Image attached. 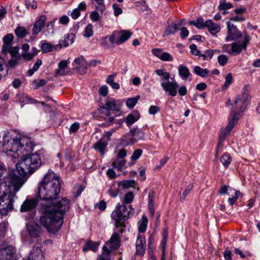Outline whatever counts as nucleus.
I'll use <instances>...</instances> for the list:
<instances>
[{
	"instance_id": "nucleus-1",
	"label": "nucleus",
	"mask_w": 260,
	"mask_h": 260,
	"mask_svg": "<svg viewBox=\"0 0 260 260\" xmlns=\"http://www.w3.org/2000/svg\"><path fill=\"white\" fill-rule=\"evenodd\" d=\"M34 144L31 139L26 136H18L16 133H8L0 142V150L13 158L21 157L16 165L21 175L33 173L42 164L40 154H29L34 149Z\"/></svg>"
},
{
	"instance_id": "nucleus-2",
	"label": "nucleus",
	"mask_w": 260,
	"mask_h": 260,
	"mask_svg": "<svg viewBox=\"0 0 260 260\" xmlns=\"http://www.w3.org/2000/svg\"><path fill=\"white\" fill-rule=\"evenodd\" d=\"M50 235L54 234L60 229L63 215L69 210L70 200L59 196L61 190L59 177L50 172Z\"/></svg>"
},
{
	"instance_id": "nucleus-3",
	"label": "nucleus",
	"mask_w": 260,
	"mask_h": 260,
	"mask_svg": "<svg viewBox=\"0 0 260 260\" xmlns=\"http://www.w3.org/2000/svg\"><path fill=\"white\" fill-rule=\"evenodd\" d=\"M23 184L22 179L12 173L0 183V213L2 215H6L14 209V203L17 199L16 193Z\"/></svg>"
},
{
	"instance_id": "nucleus-4",
	"label": "nucleus",
	"mask_w": 260,
	"mask_h": 260,
	"mask_svg": "<svg viewBox=\"0 0 260 260\" xmlns=\"http://www.w3.org/2000/svg\"><path fill=\"white\" fill-rule=\"evenodd\" d=\"M49 174L46 173L40 182L37 194L41 202L39 208L40 223L49 231Z\"/></svg>"
},
{
	"instance_id": "nucleus-5",
	"label": "nucleus",
	"mask_w": 260,
	"mask_h": 260,
	"mask_svg": "<svg viewBox=\"0 0 260 260\" xmlns=\"http://www.w3.org/2000/svg\"><path fill=\"white\" fill-rule=\"evenodd\" d=\"M251 40L250 37L245 35L242 41H238L231 44L222 46L223 52H226L232 56L239 55L242 51L247 50V46Z\"/></svg>"
},
{
	"instance_id": "nucleus-6",
	"label": "nucleus",
	"mask_w": 260,
	"mask_h": 260,
	"mask_svg": "<svg viewBox=\"0 0 260 260\" xmlns=\"http://www.w3.org/2000/svg\"><path fill=\"white\" fill-rule=\"evenodd\" d=\"M129 214L130 211L125 205L118 204L111 214V218L114 220L116 227H125L124 221L128 219Z\"/></svg>"
},
{
	"instance_id": "nucleus-7",
	"label": "nucleus",
	"mask_w": 260,
	"mask_h": 260,
	"mask_svg": "<svg viewBox=\"0 0 260 260\" xmlns=\"http://www.w3.org/2000/svg\"><path fill=\"white\" fill-rule=\"evenodd\" d=\"M103 109L106 110V117L105 118V120L107 121V126H110L113 124V121H115L116 117L119 115L116 114L117 113H120L119 108L116 104L114 100L107 101Z\"/></svg>"
},
{
	"instance_id": "nucleus-8",
	"label": "nucleus",
	"mask_w": 260,
	"mask_h": 260,
	"mask_svg": "<svg viewBox=\"0 0 260 260\" xmlns=\"http://www.w3.org/2000/svg\"><path fill=\"white\" fill-rule=\"evenodd\" d=\"M238 120V117L233 116L231 119L229 121L228 124L226 127L221 130L219 137L217 147L216 148L215 158H217L218 155L223 146V143L226 137L230 134L231 130L234 128V126L237 124Z\"/></svg>"
},
{
	"instance_id": "nucleus-9",
	"label": "nucleus",
	"mask_w": 260,
	"mask_h": 260,
	"mask_svg": "<svg viewBox=\"0 0 260 260\" xmlns=\"http://www.w3.org/2000/svg\"><path fill=\"white\" fill-rule=\"evenodd\" d=\"M132 35V32L128 30L114 31L110 35V43L120 45L129 39Z\"/></svg>"
},
{
	"instance_id": "nucleus-10",
	"label": "nucleus",
	"mask_w": 260,
	"mask_h": 260,
	"mask_svg": "<svg viewBox=\"0 0 260 260\" xmlns=\"http://www.w3.org/2000/svg\"><path fill=\"white\" fill-rule=\"evenodd\" d=\"M16 249L12 246L2 245L0 247V260H17Z\"/></svg>"
},
{
	"instance_id": "nucleus-11",
	"label": "nucleus",
	"mask_w": 260,
	"mask_h": 260,
	"mask_svg": "<svg viewBox=\"0 0 260 260\" xmlns=\"http://www.w3.org/2000/svg\"><path fill=\"white\" fill-rule=\"evenodd\" d=\"M243 102V103L242 104L240 98L236 97L230 114L232 117L236 115V117H238V119H239L246 108V103L245 101Z\"/></svg>"
},
{
	"instance_id": "nucleus-12",
	"label": "nucleus",
	"mask_w": 260,
	"mask_h": 260,
	"mask_svg": "<svg viewBox=\"0 0 260 260\" xmlns=\"http://www.w3.org/2000/svg\"><path fill=\"white\" fill-rule=\"evenodd\" d=\"M75 35L73 33H70L67 36H65L64 39L59 42L56 45L50 44V52L60 49L62 47H66L72 44L75 39Z\"/></svg>"
},
{
	"instance_id": "nucleus-13",
	"label": "nucleus",
	"mask_w": 260,
	"mask_h": 260,
	"mask_svg": "<svg viewBox=\"0 0 260 260\" xmlns=\"http://www.w3.org/2000/svg\"><path fill=\"white\" fill-rule=\"evenodd\" d=\"M160 85L164 90L170 95L175 96L177 95L178 84L176 82H161Z\"/></svg>"
},
{
	"instance_id": "nucleus-14",
	"label": "nucleus",
	"mask_w": 260,
	"mask_h": 260,
	"mask_svg": "<svg viewBox=\"0 0 260 260\" xmlns=\"http://www.w3.org/2000/svg\"><path fill=\"white\" fill-rule=\"evenodd\" d=\"M73 66L80 74L84 75L86 73L87 63L83 56L75 58Z\"/></svg>"
},
{
	"instance_id": "nucleus-15",
	"label": "nucleus",
	"mask_w": 260,
	"mask_h": 260,
	"mask_svg": "<svg viewBox=\"0 0 260 260\" xmlns=\"http://www.w3.org/2000/svg\"><path fill=\"white\" fill-rule=\"evenodd\" d=\"M39 202L38 198H27L20 207L21 212L31 211L35 209Z\"/></svg>"
},
{
	"instance_id": "nucleus-16",
	"label": "nucleus",
	"mask_w": 260,
	"mask_h": 260,
	"mask_svg": "<svg viewBox=\"0 0 260 260\" xmlns=\"http://www.w3.org/2000/svg\"><path fill=\"white\" fill-rule=\"evenodd\" d=\"M27 235L30 239H36L41 235V227L36 223H29L26 225Z\"/></svg>"
},
{
	"instance_id": "nucleus-17",
	"label": "nucleus",
	"mask_w": 260,
	"mask_h": 260,
	"mask_svg": "<svg viewBox=\"0 0 260 260\" xmlns=\"http://www.w3.org/2000/svg\"><path fill=\"white\" fill-rule=\"evenodd\" d=\"M70 61L69 59L63 60L58 63V68L55 72L56 76H64L70 72L68 66Z\"/></svg>"
},
{
	"instance_id": "nucleus-18",
	"label": "nucleus",
	"mask_w": 260,
	"mask_h": 260,
	"mask_svg": "<svg viewBox=\"0 0 260 260\" xmlns=\"http://www.w3.org/2000/svg\"><path fill=\"white\" fill-rule=\"evenodd\" d=\"M120 238L119 235L117 233H114L112 235L110 240L107 244L109 245V247L112 249H117L120 245Z\"/></svg>"
},
{
	"instance_id": "nucleus-19",
	"label": "nucleus",
	"mask_w": 260,
	"mask_h": 260,
	"mask_svg": "<svg viewBox=\"0 0 260 260\" xmlns=\"http://www.w3.org/2000/svg\"><path fill=\"white\" fill-rule=\"evenodd\" d=\"M46 20V17L44 15H41L39 18L36 21L32 28V34L37 35L40 32L42 28L45 26V22Z\"/></svg>"
},
{
	"instance_id": "nucleus-20",
	"label": "nucleus",
	"mask_w": 260,
	"mask_h": 260,
	"mask_svg": "<svg viewBox=\"0 0 260 260\" xmlns=\"http://www.w3.org/2000/svg\"><path fill=\"white\" fill-rule=\"evenodd\" d=\"M26 260H44L41 249L38 247H34Z\"/></svg>"
},
{
	"instance_id": "nucleus-21",
	"label": "nucleus",
	"mask_w": 260,
	"mask_h": 260,
	"mask_svg": "<svg viewBox=\"0 0 260 260\" xmlns=\"http://www.w3.org/2000/svg\"><path fill=\"white\" fill-rule=\"evenodd\" d=\"M135 138H134L131 130L128 133L123 136L121 139V144L125 146L132 145L136 143Z\"/></svg>"
},
{
	"instance_id": "nucleus-22",
	"label": "nucleus",
	"mask_w": 260,
	"mask_h": 260,
	"mask_svg": "<svg viewBox=\"0 0 260 260\" xmlns=\"http://www.w3.org/2000/svg\"><path fill=\"white\" fill-rule=\"evenodd\" d=\"M123 122V119H116L115 121H113V123H116L119 125L118 126H117L116 127L114 128H111L109 131L106 132L104 134V139H106L107 141H109L110 139V137L112 136V135L119 128H120L122 123Z\"/></svg>"
},
{
	"instance_id": "nucleus-23",
	"label": "nucleus",
	"mask_w": 260,
	"mask_h": 260,
	"mask_svg": "<svg viewBox=\"0 0 260 260\" xmlns=\"http://www.w3.org/2000/svg\"><path fill=\"white\" fill-rule=\"evenodd\" d=\"M242 36V33L239 31L237 28L234 29L228 32V35L225 38V40L227 42L231 41L233 40H236L239 38H241Z\"/></svg>"
},
{
	"instance_id": "nucleus-24",
	"label": "nucleus",
	"mask_w": 260,
	"mask_h": 260,
	"mask_svg": "<svg viewBox=\"0 0 260 260\" xmlns=\"http://www.w3.org/2000/svg\"><path fill=\"white\" fill-rule=\"evenodd\" d=\"M154 196V192L153 191L151 190L148 193V207L149 210L150 216L153 217L155 214V210L154 209V202L153 199Z\"/></svg>"
},
{
	"instance_id": "nucleus-25",
	"label": "nucleus",
	"mask_w": 260,
	"mask_h": 260,
	"mask_svg": "<svg viewBox=\"0 0 260 260\" xmlns=\"http://www.w3.org/2000/svg\"><path fill=\"white\" fill-rule=\"evenodd\" d=\"M206 24V27L212 35H215L220 30L219 25L211 20H207Z\"/></svg>"
},
{
	"instance_id": "nucleus-26",
	"label": "nucleus",
	"mask_w": 260,
	"mask_h": 260,
	"mask_svg": "<svg viewBox=\"0 0 260 260\" xmlns=\"http://www.w3.org/2000/svg\"><path fill=\"white\" fill-rule=\"evenodd\" d=\"M50 118L54 122L55 125L60 124L62 122L61 114L53 110L50 111Z\"/></svg>"
},
{
	"instance_id": "nucleus-27",
	"label": "nucleus",
	"mask_w": 260,
	"mask_h": 260,
	"mask_svg": "<svg viewBox=\"0 0 260 260\" xmlns=\"http://www.w3.org/2000/svg\"><path fill=\"white\" fill-rule=\"evenodd\" d=\"M13 36L11 34H7L3 38L4 44L2 47V51H5L12 45Z\"/></svg>"
},
{
	"instance_id": "nucleus-28",
	"label": "nucleus",
	"mask_w": 260,
	"mask_h": 260,
	"mask_svg": "<svg viewBox=\"0 0 260 260\" xmlns=\"http://www.w3.org/2000/svg\"><path fill=\"white\" fill-rule=\"evenodd\" d=\"M178 73L182 79L186 80L190 75L188 68L181 64L178 67Z\"/></svg>"
},
{
	"instance_id": "nucleus-29",
	"label": "nucleus",
	"mask_w": 260,
	"mask_h": 260,
	"mask_svg": "<svg viewBox=\"0 0 260 260\" xmlns=\"http://www.w3.org/2000/svg\"><path fill=\"white\" fill-rule=\"evenodd\" d=\"M99 245V243L94 242L91 241H88L85 243L83 248V251L84 252H86L89 250H91L95 252L97 250Z\"/></svg>"
},
{
	"instance_id": "nucleus-30",
	"label": "nucleus",
	"mask_w": 260,
	"mask_h": 260,
	"mask_svg": "<svg viewBox=\"0 0 260 260\" xmlns=\"http://www.w3.org/2000/svg\"><path fill=\"white\" fill-rule=\"evenodd\" d=\"M248 89V86L247 85L245 86L242 88L241 94H239L237 96L238 98H240L242 104L243 103V101H245L246 103L251 98V96L249 94Z\"/></svg>"
},
{
	"instance_id": "nucleus-31",
	"label": "nucleus",
	"mask_w": 260,
	"mask_h": 260,
	"mask_svg": "<svg viewBox=\"0 0 260 260\" xmlns=\"http://www.w3.org/2000/svg\"><path fill=\"white\" fill-rule=\"evenodd\" d=\"M126 160L124 159L116 158L112 163V166L114 168L117 169L118 171H121L125 168Z\"/></svg>"
},
{
	"instance_id": "nucleus-32",
	"label": "nucleus",
	"mask_w": 260,
	"mask_h": 260,
	"mask_svg": "<svg viewBox=\"0 0 260 260\" xmlns=\"http://www.w3.org/2000/svg\"><path fill=\"white\" fill-rule=\"evenodd\" d=\"M139 119V114L138 113L128 114L125 119V122L128 127L134 123Z\"/></svg>"
},
{
	"instance_id": "nucleus-33",
	"label": "nucleus",
	"mask_w": 260,
	"mask_h": 260,
	"mask_svg": "<svg viewBox=\"0 0 260 260\" xmlns=\"http://www.w3.org/2000/svg\"><path fill=\"white\" fill-rule=\"evenodd\" d=\"M107 145V143L104 142L101 140L95 144L94 148L96 150L98 151L102 155H103L105 152Z\"/></svg>"
},
{
	"instance_id": "nucleus-34",
	"label": "nucleus",
	"mask_w": 260,
	"mask_h": 260,
	"mask_svg": "<svg viewBox=\"0 0 260 260\" xmlns=\"http://www.w3.org/2000/svg\"><path fill=\"white\" fill-rule=\"evenodd\" d=\"M111 251L108 248L107 246L104 245L102 254L99 256L96 260H110L109 255Z\"/></svg>"
},
{
	"instance_id": "nucleus-35",
	"label": "nucleus",
	"mask_w": 260,
	"mask_h": 260,
	"mask_svg": "<svg viewBox=\"0 0 260 260\" xmlns=\"http://www.w3.org/2000/svg\"><path fill=\"white\" fill-rule=\"evenodd\" d=\"M38 50L35 48L33 47L30 52H25L22 53L21 56L24 59L26 60H31L38 54Z\"/></svg>"
},
{
	"instance_id": "nucleus-36",
	"label": "nucleus",
	"mask_w": 260,
	"mask_h": 260,
	"mask_svg": "<svg viewBox=\"0 0 260 260\" xmlns=\"http://www.w3.org/2000/svg\"><path fill=\"white\" fill-rule=\"evenodd\" d=\"M131 130L132 132L134 138H135L136 142L139 140L143 139L144 138V133L141 129L134 128Z\"/></svg>"
},
{
	"instance_id": "nucleus-37",
	"label": "nucleus",
	"mask_w": 260,
	"mask_h": 260,
	"mask_svg": "<svg viewBox=\"0 0 260 260\" xmlns=\"http://www.w3.org/2000/svg\"><path fill=\"white\" fill-rule=\"evenodd\" d=\"M155 73L157 76H161V80L162 82L169 81L170 78V74L167 72H165L162 69H158L155 71Z\"/></svg>"
},
{
	"instance_id": "nucleus-38",
	"label": "nucleus",
	"mask_w": 260,
	"mask_h": 260,
	"mask_svg": "<svg viewBox=\"0 0 260 260\" xmlns=\"http://www.w3.org/2000/svg\"><path fill=\"white\" fill-rule=\"evenodd\" d=\"M220 161L222 165L228 168L232 161V158L229 153H225L221 156Z\"/></svg>"
},
{
	"instance_id": "nucleus-39",
	"label": "nucleus",
	"mask_w": 260,
	"mask_h": 260,
	"mask_svg": "<svg viewBox=\"0 0 260 260\" xmlns=\"http://www.w3.org/2000/svg\"><path fill=\"white\" fill-rule=\"evenodd\" d=\"M140 98V96L137 95L135 97L128 99L126 101V106L130 109L133 108L137 103Z\"/></svg>"
},
{
	"instance_id": "nucleus-40",
	"label": "nucleus",
	"mask_w": 260,
	"mask_h": 260,
	"mask_svg": "<svg viewBox=\"0 0 260 260\" xmlns=\"http://www.w3.org/2000/svg\"><path fill=\"white\" fill-rule=\"evenodd\" d=\"M148 224V219L145 215L142 216V219L139 226V231L140 233H144L146 231Z\"/></svg>"
},
{
	"instance_id": "nucleus-41",
	"label": "nucleus",
	"mask_w": 260,
	"mask_h": 260,
	"mask_svg": "<svg viewBox=\"0 0 260 260\" xmlns=\"http://www.w3.org/2000/svg\"><path fill=\"white\" fill-rule=\"evenodd\" d=\"M194 73L198 76L205 77L209 73V71L207 69H202L199 66L195 67Z\"/></svg>"
},
{
	"instance_id": "nucleus-42",
	"label": "nucleus",
	"mask_w": 260,
	"mask_h": 260,
	"mask_svg": "<svg viewBox=\"0 0 260 260\" xmlns=\"http://www.w3.org/2000/svg\"><path fill=\"white\" fill-rule=\"evenodd\" d=\"M9 47L10 48L5 51H2V53L4 54H6L8 53H9L11 55L12 57H19L17 55L19 51V48L18 47L16 46L12 47V46H10Z\"/></svg>"
},
{
	"instance_id": "nucleus-43",
	"label": "nucleus",
	"mask_w": 260,
	"mask_h": 260,
	"mask_svg": "<svg viewBox=\"0 0 260 260\" xmlns=\"http://www.w3.org/2000/svg\"><path fill=\"white\" fill-rule=\"evenodd\" d=\"M42 63V61L41 59H37L36 62L34 63L32 69L29 70L27 71L28 75L29 76H32L35 72L38 71Z\"/></svg>"
},
{
	"instance_id": "nucleus-44",
	"label": "nucleus",
	"mask_w": 260,
	"mask_h": 260,
	"mask_svg": "<svg viewBox=\"0 0 260 260\" xmlns=\"http://www.w3.org/2000/svg\"><path fill=\"white\" fill-rule=\"evenodd\" d=\"M178 29V27L176 24H172L166 28L165 34L166 36L174 34Z\"/></svg>"
},
{
	"instance_id": "nucleus-45",
	"label": "nucleus",
	"mask_w": 260,
	"mask_h": 260,
	"mask_svg": "<svg viewBox=\"0 0 260 260\" xmlns=\"http://www.w3.org/2000/svg\"><path fill=\"white\" fill-rule=\"evenodd\" d=\"M84 188L81 184L76 185L73 188L72 193L74 197L77 198L80 195Z\"/></svg>"
},
{
	"instance_id": "nucleus-46",
	"label": "nucleus",
	"mask_w": 260,
	"mask_h": 260,
	"mask_svg": "<svg viewBox=\"0 0 260 260\" xmlns=\"http://www.w3.org/2000/svg\"><path fill=\"white\" fill-rule=\"evenodd\" d=\"M15 32L17 37L22 38L25 37L26 30L23 27L19 26L16 28Z\"/></svg>"
},
{
	"instance_id": "nucleus-47",
	"label": "nucleus",
	"mask_w": 260,
	"mask_h": 260,
	"mask_svg": "<svg viewBox=\"0 0 260 260\" xmlns=\"http://www.w3.org/2000/svg\"><path fill=\"white\" fill-rule=\"evenodd\" d=\"M46 83V81L44 79H41L39 81L34 80L32 82L31 86L34 89H37L40 87L44 86Z\"/></svg>"
},
{
	"instance_id": "nucleus-48",
	"label": "nucleus",
	"mask_w": 260,
	"mask_h": 260,
	"mask_svg": "<svg viewBox=\"0 0 260 260\" xmlns=\"http://www.w3.org/2000/svg\"><path fill=\"white\" fill-rule=\"evenodd\" d=\"M233 7V6L230 3H226L225 0H222L220 2L218 9L220 10H228Z\"/></svg>"
},
{
	"instance_id": "nucleus-49",
	"label": "nucleus",
	"mask_w": 260,
	"mask_h": 260,
	"mask_svg": "<svg viewBox=\"0 0 260 260\" xmlns=\"http://www.w3.org/2000/svg\"><path fill=\"white\" fill-rule=\"evenodd\" d=\"M135 182L133 180H123L119 183V185H121L124 188H129L135 187Z\"/></svg>"
},
{
	"instance_id": "nucleus-50",
	"label": "nucleus",
	"mask_w": 260,
	"mask_h": 260,
	"mask_svg": "<svg viewBox=\"0 0 260 260\" xmlns=\"http://www.w3.org/2000/svg\"><path fill=\"white\" fill-rule=\"evenodd\" d=\"M19 101L21 103H23L24 104H29V103H34L36 102V101L25 94L21 95L19 98Z\"/></svg>"
},
{
	"instance_id": "nucleus-51",
	"label": "nucleus",
	"mask_w": 260,
	"mask_h": 260,
	"mask_svg": "<svg viewBox=\"0 0 260 260\" xmlns=\"http://www.w3.org/2000/svg\"><path fill=\"white\" fill-rule=\"evenodd\" d=\"M134 200V194L131 191H129L127 193H126L123 198V204H129L131 203Z\"/></svg>"
},
{
	"instance_id": "nucleus-52",
	"label": "nucleus",
	"mask_w": 260,
	"mask_h": 260,
	"mask_svg": "<svg viewBox=\"0 0 260 260\" xmlns=\"http://www.w3.org/2000/svg\"><path fill=\"white\" fill-rule=\"evenodd\" d=\"M110 36H106L101 39V45L104 48L108 49L110 47Z\"/></svg>"
},
{
	"instance_id": "nucleus-53",
	"label": "nucleus",
	"mask_w": 260,
	"mask_h": 260,
	"mask_svg": "<svg viewBox=\"0 0 260 260\" xmlns=\"http://www.w3.org/2000/svg\"><path fill=\"white\" fill-rule=\"evenodd\" d=\"M6 174L7 171L6 170L4 164L0 162V183L2 181H4L5 180V179L8 177H5V175H6Z\"/></svg>"
},
{
	"instance_id": "nucleus-54",
	"label": "nucleus",
	"mask_w": 260,
	"mask_h": 260,
	"mask_svg": "<svg viewBox=\"0 0 260 260\" xmlns=\"http://www.w3.org/2000/svg\"><path fill=\"white\" fill-rule=\"evenodd\" d=\"M228 60V58L225 55H220L218 57V62L221 66H225Z\"/></svg>"
},
{
	"instance_id": "nucleus-55",
	"label": "nucleus",
	"mask_w": 260,
	"mask_h": 260,
	"mask_svg": "<svg viewBox=\"0 0 260 260\" xmlns=\"http://www.w3.org/2000/svg\"><path fill=\"white\" fill-rule=\"evenodd\" d=\"M112 8L114 11V15L115 16H117L122 13V10L119 5L117 4H113Z\"/></svg>"
},
{
	"instance_id": "nucleus-56",
	"label": "nucleus",
	"mask_w": 260,
	"mask_h": 260,
	"mask_svg": "<svg viewBox=\"0 0 260 260\" xmlns=\"http://www.w3.org/2000/svg\"><path fill=\"white\" fill-rule=\"evenodd\" d=\"M146 246V240L143 235H139L137 237L136 246Z\"/></svg>"
},
{
	"instance_id": "nucleus-57",
	"label": "nucleus",
	"mask_w": 260,
	"mask_h": 260,
	"mask_svg": "<svg viewBox=\"0 0 260 260\" xmlns=\"http://www.w3.org/2000/svg\"><path fill=\"white\" fill-rule=\"evenodd\" d=\"M93 26L92 24H88L85 29V36L89 38L93 35Z\"/></svg>"
},
{
	"instance_id": "nucleus-58",
	"label": "nucleus",
	"mask_w": 260,
	"mask_h": 260,
	"mask_svg": "<svg viewBox=\"0 0 260 260\" xmlns=\"http://www.w3.org/2000/svg\"><path fill=\"white\" fill-rule=\"evenodd\" d=\"M136 254L140 256H143L146 250V246H136Z\"/></svg>"
},
{
	"instance_id": "nucleus-59",
	"label": "nucleus",
	"mask_w": 260,
	"mask_h": 260,
	"mask_svg": "<svg viewBox=\"0 0 260 260\" xmlns=\"http://www.w3.org/2000/svg\"><path fill=\"white\" fill-rule=\"evenodd\" d=\"M206 21H204L202 18H199L196 21V27L198 28L206 27Z\"/></svg>"
},
{
	"instance_id": "nucleus-60",
	"label": "nucleus",
	"mask_w": 260,
	"mask_h": 260,
	"mask_svg": "<svg viewBox=\"0 0 260 260\" xmlns=\"http://www.w3.org/2000/svg\"><path fill=\"white\" fill-rule=\"evenodd\" d=\"M19 59V57H12L8 62L9 67L12 68H15L17 65Z\"/></svg>"
},
{
	"instance_id": "nucleus-61",
	"label": "nucleus",
	"mask_w": 260,
	"mask_h": 260,
	"mask_svg": "<svg viewBox=\"0 0 260 260\" xmlns=\"http://www.w3.org/2000/svg\"><path fill=\"white\" fill-rule=\"evenodd\" d=\"M189 49L192 54L196 56H200V51L197 49V46L195 44H191L189 46Z\"/></svg>"
},
{
	"instance_id": "nucleus-62",
	"label": "nucleus",
	"mask_w": 260,
	"mask_h": 260,
	"mask_svg": "<svg viewBox=\"0 0 260 260\" xmlns=\"http://www.w3.org/2000/svg\"><path fill=\"white\" fill-rule=\"evenodd\" d=\"M142 150L140 149H136L134 152L133 154L131 156V160H136L138 159L142 155Z\"/></svg>"
},
{
	"instance_id": "nucleus-63",
	"label": "nucleus",
	"mask_w": 260,
	"mask_h": 260,
	"mask_svg": "<svg viewBox=\"0 0 260 260\" xmlns=\"http://www.w3.org/2000/svg\"><path fill=\"white\" fill-rule=\"evenodd\" d=\"M25 6L28 9L30 7L31 9H35L37 7V2L35 0H27L25 2Z\"/></svg>"
},
{
	"instance_id": "nucleus-64",
	"label": "nucleus",
	"mask_w": 260,
	"mask_h": 260,
	"mask_svg": "<svg viewBox=\"0 0 260 260\" xmlns=\"http://www.w3.org/2000/svg\"><path fill=\"white\" fill-rule=\"evenodd\" d=\"M80 127L79 123L76 122L73 123L70 127L69 132L70 133H74L78 131Z\"/></svg>"
}]
</instances>
